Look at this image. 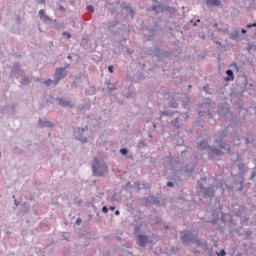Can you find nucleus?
I'll use <instances>...</instances> for the list:
<instances>
[{
    "label": "nucleus",
    "mask_w": 256,
    "mask_h": 256,
    "mask_svg": "<svg viewBox=\"0 0 256 256\" xmlns=\"http://www.w3.org/2000/svg\"><path fill=\"white\" fill-rule=\"evenodd\" d=\"M92 171L94 175H97V177H104V175H107L108 169L106 164H99V161L97 158L94 159V165L92 166Z\"/></svg>",
    "instance_id": "obj_1"
},
{
    "label": "nucleus",
    "mask_w": 256,
    "mask_h": 256,
    "mask_svg": "<svg viewBox=\"0 0 256 256\" xmlns=\"http://www.w3.org/2000/svg\"><path fill=\"white\" fill-rule=\"evenodd\" d=\"M67 75V72L65 68H57L55 72L56 79L54 80V85H57L59 83L60 79H63Z\"/></svg>",
    "instance_id": "obj_2"
},
{
    "label": "nucleus",
    "mask_w": 256,
    "mask_h": 256,
    "mask_svg": "<svg viewBox=\"0 0 256 256\" xmlns=\"http://www.w3.org/2000/svg\"><path fill=\"white\" fill-rule=\"evenodd\" d=\"M195 232L192 231H186L183 233L182 235V241L183 243H191V241H193L195 238V235L193 234Z\"/></svg>",
    "instance_id": "obj_3"
},
{
    "label": "nucleus",
    "mask_w": 256,
    "mask_h": 256,
    "mask_svg": "<svg viewBox=\"0 0 256 256\" xmlns=\"http://www.w3.org/2000/svg\"><path fill=\"white\" fill-rule=\"evenodd\" d=\"M147 236L145 235H139L138 236V244L140 245V247H145V245H147Z\"/></svg>",
    "instance_id": "obj_4"
},
{
    "label": "nucleus",
    "mask_w": 256,
    "mask_h": 256,
    "mask_svg": "<svg viewBox=\"0 0 256 256\" xmlns=\"http://www.w3.org/2000/svg\"><path fill=\"white\" fill-rule=\"evenodd\" d=\"M203 192L205 193V195H208L209 197H213V195H215V190L213 189V187L203 188Z\"/></svg>",
    "instance_id": "obj_5"
},
{
    "label": "nucleus",
    "mask_w": 256,
    "mask_h": 256,
    "mask_svg": "<svg viewBox=\"0 0 256 256\" xmlns=\"http://www.w3.org/2000/svg\"><path fill=\"white\" fill-rule=\"evenodd\" d=\"M226 75L228 77L225 78V81H233L235 79V76L233 75V70H227Z\"/></svg>",
    "instance_id": "obj_6"
},
{
    "label": "nucleus",
    "mask_w": 256,
    "mask_h": 256,
    "mask_svg": "<svg viewBox=\"0 0 256 256\" xmlns=\"http://www.w3.org/2000/svg\"><path fill=\"white\" fill-rule=\"evenodd\" d=\"M59 103L62 105V107H71V102L65 100L64 98H60Z\"/></svg>",
    "instance_id": "obj_7"
},
{
    "label": "nucleus",
    "mask_w": 256,
    "mask_h": 256,
    "mask_svg": "<svg viewBox=\"0 0 256 256\" xmlns=\"http://www.w3.org/2000/svg\"><path fill=\"white\" fill-rule=\"evenodd\" d=\"M39 17L40 19H43L45 21H49V16L45 14V10L41 9L39 10Z\"/></svg>",
    "instance_id": "obj_8"
},
{
    "label": "nucleus",
    "mask_w": 256,
    "mask_h": 256,
    "mask_svg": "<svg viewBox=\"0 0 256 256\" xmlns=\"http://www.w3.org/2000/svg\"><path fill=\"white\" fill-rule=\"evenodd\" d=\"M207 5H214L215 7H219L221 5L220 0H207Z\"/></svg>",
    "instance_id": "obj_9"
},
{
    "label": "nucleus",
    "mask_w": 256,
    "mask_h": 256,
    "mask_svg": "<svg viewBox=\"0 0 256 256\" xmlns=\"http://www.w3.org/2000/svg\"><path fill=\"white\" fill-rule=\"evenodd\" d=\"M39 126L40 127H53V124L49 121H43L41 122V120L39 121Z\"/></svg>",
    "instance_id": "obj_10"
},
{
    "label": "nucleus",
    "mask_w": 256,
    "mask_h": 256,
    "mask_svg": "<svg viewBox=\"0 0 256 256\" xmlns=\"http://www.w3.org/2000/svg\"><path fill=\"white\" fill-rule=\"evenodd\" d=\"M198 147L201 150L205 149L207 147V141H202Z\"/></svg>",
    "instance_id": "obj_11"
},
{
    "label": "nucleus",
    "mask_w": 256,
    "mask_h": 256,
    "mask_svg": "<svg viewBox=\"0 0 256 256\" xmlns=\"http://www.w3.org/2000/svg\"><path fill=\"white\" fill-rule=\"evenodd\" d=\"M22 85H29V78L24 77L22 80Z\"/></svg>",
    "instance_id": "obj_12"
},
{
    "label": "nucleus",
    "mask_w": 256,
    "mask_h": 256,
    "mask_svg": "<svg viewBox=\"0 0 256 256\" xmlns=\"http://www.w3.org/2000/svg\"><path fill=\"white\" fill-rule=\"evenodd\" d=\"M212 155H221V151L219 149H213Z\"/></svg>",
    "instance_id": "obj_13"
},
{
    "label": "nucleus",
    "mask_w": 256,
    "mask_h": 256,
    "mask_svg": "<svg viewBox=\"0 0 256 256\" xmlns=\"http://www.w3.org/2000/svg\"><path fill=\"white\" fill-rule=\"evenodd\" d=\"M87 11L93 13L95 11V8H93V6H87Z\"/></svg>",
    "instance_id": "obj_14"
},
{
    "label": "nucleus",
    "mask_w": 256,
    "mask_h": 256,
    "mask_svg": "<svg viewBox=\"0 0 256 256\" xmlns=\"http://www.w3.org/2000/svg\"><path fill=\"white\" fill-rule=\"evenodd\" d=\"M51 83H53V80L51 79L44 81V85H47V86L51 85Z\"/></svg>",
    "instance_id": "obj_15"
},
{
    "label": "nucleus",
    "mask_w": 256,
    "mask_h": 256,
    "mask_svg": "<svg viewBox=\"0 0 256 256\" xmlns=\"http://www.w3.org/2000/svg\"><path fill=\"white\" fill-rule=\"evenodd\" d=\"M120 153H121L122 155H127L128 151H127L126 148H123V149L120 150Z\"/></svg>",
    "instance_id": "obj_16"
},
{
    "label": "nucleus",
    "mask_w": 256,
    "mask_h": 256,
    "mask_svg": "<svg viewBox=\"0 0 256 256\" xmlns=\"http://www.w3.org/2000/svg\"><path fill=\"white\" fill-rule=\"evenodd\" d=\"M247 29H251V27H256V22H254L253 24H247Z\"/></svg>",
    "instance_id": "obj_17"
},
{
    "label": "nucleus",
    "mask_w": 256,
    "mask_h": 256,
    "mask_svg": "<svg viewBox=\"0 0 256 256\" xmlns=\"http://www.w3.org/2000/svg\"><path fill=\"white\" fill-rule=\"evenodd\" d=\"M102 212H103V213H109V209H108L106 206H104V207L102 208Z\"/></svg>",
    "instance_id": "obj_18"
},
{
    "label": "nucleus",
    "mask_w": 256,
    "mask_h": 256,
    "mask_svg": "<svg viewBox=\"0 0 256 256\" xmlns=\"http://www.w3.org/2000/svg\"><path fill=\"white\" fill-rule=\"evenodd\" d=\"M195 243H196V245H197L198 247H201V245H203V243L201 242V240H196Z\"/></svg>",
    "instance_id": "obj_19"
},
{
    "label": "nucleus",
    "mask_w": 256,
    "mask_h": 256,
    "mask_svg": "<svg viewBox=\"0 0 256 256\" xmlns=\"http://www.w3.org/2000/svg\"><path fill=\"white\" fill-rule=\"evenodd\" d=\"M63 35H66V37H67L68 39H71V34H70V33H68V32H63Z\"/></svg>",
    "instance_id": "obj_20"
},
{
    "label": "nucleus",
    "mask_w": 256,
    "mask_h": 256,
    "mask_svg": "<svg viewBox=\"0 0 256 256\" xmlns=\"http://www.w3.org/2000/svg\"><path fill=\"white\" fill-rule=\"evenodd\" d=\"M177 123H178V120H177V118L175 119V121L173 122V125H174V127H181L180 125H177Z\"/></svg>",
    "instance_id": "obj_21"
},
{
    "label": "nucleus",
    "mask_w": 256,
    "mask_h": 256,
    "mask_svg": "<svg viewBox=\"0 0 256 256\" xmlns=\"http://www.w3.org/2000/svg\"><path fill=\"white\" fill-rule=\"evenodd\" d=\"M224 255H226L225 250H221L220 253L218 254V256H224Z\"/></svg>",
    "instance_id": "obj_22"
},
{
    "label": "nucleus",
    "mask_w": 256,
    "mask_h": 256,
    "mask_svg": "<svg viewBox=\"0 0 256 256\" xmlns=\"http://www.w3.org/2000/svg\"><path fill=\"white\" fill-rule=\"evenodd\" d=\"M78 131L83 133V132L87 131V127L82 128V129H81V128H79V129H78Z\"/></svg>",
    "instance_id": "obj_23"
},
{
    "label": "nucleus",
    "mask_w": 256,
    "mask_h": 256,
    "mask_svg": "<svg viewBox=\"0 0 256 256\" xmlns=\"http://www.w3.org/2000/svg\"><path fill=\"white\" fill-rule=\"evenodd\" d=\"M80 141H82V143H87V138H79Z\"/></svg>",
    "instance_id": "obj_24"
},
{
    "label": "nucleus",
    "mask_w": 256,
    "mask_h": 256,
    "mask_svg": "<svg viewBox=\"0 0 256 256\" xmlns=\"http://www.w3.org/2000/svg\"><path fill=\"white\" fill-rule=\"evenodd\" d=\"M108 71H109V73H113V66H109Z\"/></svg>",
    "instance_id": "obj_25"
},
{
    "label": "nucleus",
    "mask_w": 256,
    "mask_h": 256,
    "mask_svg": "<svg viewBox=\"0 0 256 256\" xmlns=\"http://www.w3.org/2000/svg\"><path fill=\"white\" fill-rule=\"evenodd\" d=\"M39 5H44L45 0H38Z\"/></svg>",
    "instance_id": "obj_26"
},
{
    "label": "nucleus",
    "mask_w": 256,
    "mask_h": 256,
    "mask_svg": "<svg viewBox=\"0 0 256 256\" xmlns=\"http://www.w3.org/2000/svg\"><path fill=\"white\" fill-rule=\"evenodd\" d=\"M167 186H168V187H173L174 184H173V182H168V183H167Z\"/></svg>",
    "instance_id": "obj_27"
},
{
    "label": "nucleus",
    "mask_w": 256,
    "mask_h": 256,
    "mask_svg": "<svg viewBox=\"0 0 256 256\" xmlns=\"http://www.w3.org/2000/svg\"><path fill=\"white\" fill-rule=\"evenodd\" d=\"M76 223L79 225V224L81 223V219L78 218V219L76 220Z\"/></svg>",
    "instance_id": "obj_28"
},
{
    "label": "nucleus",
    "mask_w": 256,
    "mask_h": 256,
    "mask_svg": "<svg viewBox=\"0 0 256 256\" xmlns=\"http://www.w3.org/2000/svg\"><path fill=\"white\" fill-rule=\"evenodd\" d=\"M115 209V206H110V211H113Z\"/></svg>",
    "instance_id": "obj_29"
},
{
    "label": "nucleus",
    "mask_w": 256,
    "mask_h": 256,
    "mask_svg": "<svg viewBox=\"0 0 256 256\" xmlns=\"http://www.w3.org/2000/svg\"><path fill=\"white\" fill-rule=\"evenodd\" d=\"M115 215H120L119 210H116V211H115Z\"/></svg>",
    "instance_id": "obj_30"
},
{
    "label": "nucleus",
    "mask_w": 256,
    "mask_h": 256,
    "mask_svg": "<svg viewBox=\"0 0 256 256\" xmlns=\"http://www.w3.org/2000/svg\"><path fill=\"white\" fill-rule=\"evenodd\" d=\"M242 33H244V34H245V33H247V30H245V29H242Z\"/></svg>",
    "instance_id": "obj_31"
},
{
    "label": "nucleus",
    "mask_w": 256,
    "mask_h": 256,
    "mask_svg": "<svg viewBox=\"0 0 256 256\" xmlns=\"http://www.w3.org/2000/svg\"><path fill=\"white\" fill-rule=\"evenodd\" d=\"M162 115H169V113H167V112H163V113H162Z\"/></svg>",
    "instance_id": "obj_32"
},
{
    "label": "nucleus",
    "mask_w": 256,
    "mask_h": 256,
    "mask_svg": "<svg viewBox=\"0 0 256 256\" xmlns=\"http://www.w3.org/2000/svg\"><path fill=\"white\" fill-rule=\"evenodd\" d=\"M204 91H207V87H204Z\"/></svg>",
    "instance_id": "obj_33"
}]
</instances>
